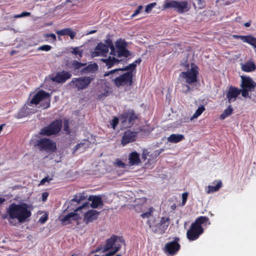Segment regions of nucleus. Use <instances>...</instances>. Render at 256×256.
Returning a JSON list of instances; mask_svg holds the SVG:
<instances>
[{"label":"nucleus","instance_id":"nucleus-52","mask_svg":"<svg viewBox=\"0 0 256 256\" xmlns=\"http://www.w3.org/2000/svg\"><path fill=\"white\" fill-rule=\"evenodd\" d=\"M47 220H48V216L46 214H44L40 218L38 221L41 224H44L46 222V221Z\"/></svg>","mask_w":256,"mask_h":256},{"label":"nucleus","instance_id":"nucleus-29","mask_svg":"<svg viewBox=\"0 0 256 256\" xmlns=\"http://www.w3.org/2000/svg\"><path fill=\"white\" fill-rule=\"evenodd\" d=\"M184 139V136L181 134H172L168 138V142L172 143H178Z\"/></svg>","mask_w":256,"mask_h":256},{"label":"nucleus","instance_id":"nucleus-33","mask_svg":"<svg viewBox=\"0 0 256 256\" xmlns=\"http://www.w3.org/2000/svg\"><path fill=\"white\" fill-rule=\"evenodd\" d=\"M85 198V197L84 195L81 194H78L76 195L74 198H72L70 202V205H72L73 204L78 205L82 200H84Z\"/></svg>","mask_w":256,"mask_h":256},{"label":"nucleus","instance_id":"nucleus-16","mask_svg":"<svg viewBox=\"0 0 256 256\" xmlns=\"http://www.w3.org/2000/svg\"><path fill=\"white\" fill-rule=\"evenodd\" d=\"M136 132H132L130 130H126L124 133L121 140V144L123 146H125L128 143L134 142L136 140Z\"/></svg>","mask_w":256,"mask_h":256},{"label":"nucleus","instance_id":"nucleus-53","mask_svg":"<svg viewBox=\"0 0 256 256\" xmlns=\"http://www.w3.org/2000/svg\"><path fill=\"white\" fill-rule=\"evenodd\" d=\"M110 50V54L112 56H117L116 54V47H114V46H112V47L109 48Z\"/></svg>","mask_w":256,"mask_h":256},{"label":"nucleus","instance_id":"nucleus-57","mask_svg":"<svg viewBox=\"0 0 256 256\" xmlns=\"http://www.w3.org/2000/svg\"><path fill=\"white\" fill-rule=\"evenodd\" d=\"M116 164L120 167L124 168L125 166V164L120 160H118Z\"/></svg>","mask_w":256,"mask_h":256},{"label":"nucleus","instance_id":"nucleus-34","mask_svg":"<svg viewBox=\"0 0 256 256\" xmlns=\"http://www.w3.org/2000/svg\"><path fill=\"white\" fill-rule=\"evenodd\" d=\"M116 242H114V248H118V250L122 247V244L125 245V241L122 236H116Z\"/></svg>","mask_w":256,"mask_h":256},{"label":"nucleus","instance_id":"nucleus-63","mask_svg":"<svg viewBox=\"0 0 256 256\" xmlns=\"http://www.w3.org/2000/svg\"><path fill=\"white\" fill-rule=\"evenodd\" d=\"M250 22H246L244 24V26H246V27H249L250 26Z\"/></svg>","mask_w":256,"mask_h":256},{"label":"nucleus","instance_id":"nucleus-17","mask_svg":"<svg viewBox=\"0 0 256 256\" xmlns=\"http://www.w3.org/2000/svg\"><path fill=\"white\" fill-rule=\"evenodd\" d=\"M72 77V74L70 72L62 70L56 73V76L52 78L53 82L57 83H64L67 80Z\"/></svg>","mask_w":256,"mask_h":256},{"label":"nucleus","instance_id":"nucleus-62","mask_svg":"<svg viewBox=\"0 0 256 256\" xmlns=\"http://www.w3.org/2000/svg\"><path fill=\"white\" fill-rule=\"evenodd\" d=\"M5 201V198L0 197V204L4 203Z\"/></svg>","mask_w":256,"mask_h":256},{"label":"nucleus","instance_id":"nucleus-41","mask_svg":"<svg viewBox=\"0 0 256 256\" xmlns=\"http://www.w3.org/2000/svg\"><path fill=\"white\" fill-rule=\"evenodd\" d=\"M240 94L241 93L242 96L244 98H250V96H249V90L248 89L244 88H242V89H239Z\"/></svg>","mask_w":256,"mask_h":256},{"label":"nucleus","instance_id":"nucleus-37","mask_svg":"<svg viewBox=\"0 0 256 256\" xmlns=\"http://www.w3.org/2000/svg\"><path fill=\"white\" fill-rule=\"evenodd\" d=\"M136 64H130L128 66H126L122 68H120V70H122V71H128V72H132L136 70Z\"/></svg>","mask_w":256,"mask_h":256},{"label":"nucleus","instance_id":"nucleus-36","mask_svg":"<svg viewBox=\"0 0 256 256\" xmlns=\"http://www.w3.org/2000/svg\"><path fill=\"white\" fill-rule=\"evenodd\" d=\"M154 210V208L150 207L148 208V212L142 213L140 216L143 218H149L152 216Z\"/></svg>","mask_w":256,"mask_h":256},{"label":"nucleus","instance_id":"nucleus-7","mask_svg":"<svg viewBox=\"0 0 256 256\" xmlns=\"http://www.w3.org/2000/svg\"><path fill=\"white\" fill-rule=\"evenodd\" d=\"M93 78L90 76L74 78L68 84L72 88L76 90L77 91H80L88 88Z\"/></svg>","mask_w":256,"mask_h":256},{"label":"nucleus","instance_id":"nucleus-38","mask_svg":"<svg viewBox=\"0 0 256 256\" xmlns=\"http://www.w3.org/2000/svg\"><path fill=\"white\" fill-rule=\"evenodd\" d=\"M45 101L42 102L40 104V108L42 109H46L50 107V98L48 97L47 99L44 100Z\"/></svg>","mask_w":256,"mask_h":256},{"label":"nucleus","instance_id":"nucleus-44","mask_svg":"<svg viewBox=\"0 0 256 256\" xmlns=\"http://www.w3.org/2000/svg\"><path fill=\"white\" fill-rule=\"evenodd\" d=\"M52 46L49 45L45 44L42 46L38 48L37 50H43L48 52L51 50Z\"/></svg>","mask_w":256,"mask_h":256},{"label":"nucleus","instance_id":"nucleus-45","mask_svg":"<svg viewBox=\"0 0 256 256\" xmlns=\"http://www.w3.org/2000/svg\"><path fill=\"white\" fill-rule=\"evenodd\" d=\"M71 52L74 55H78L80 58L82 57V52L79 50L78 48L77 47L74 48Z\"/></svg>","mask_w":256,"mask_h":256},{"label":"nucleus","instance_id":"nucleus-1","mask_svg":"<svg viewBox=\"0 0 256 256\" xmlns=\"http://www.w3.org/2000/svg\"><path fill=\"white\" fill-rule=\"evenodd\" d=\"M120 72V68L106 72L104 76H110L111 82L118 88L124 86H131L133 85V74L132 72H127L122 74Z\"/></svg>","mask_w":256,"mask_h":256},{"label":"nucleus","instance_id":"nucleus-15","mask_svg":"<svg viewBox=\"0 0 256 256\" xmlns=\"http://www.w3.org/2000/svg\"><path fill=\"white\" fill-rule=\"evenodd\" d=\"M241 78V88L248 89L250 92L254 91L256 88V82L250 76H242Z\"/></svg>","mask_w":256,"mask_h":256},{"label":"nucleus","instance_id":"nucleus-22","mask_svg":"<svg viewBox=\"0 0 256 256\" xmlns=\"http://www.w3.org/2000/svg\"><path fill=\"white\" fill-rule=\"evenodd\" d=\"M88 200L92 202L90 206L94 208H98V206H102L104 205L101 197L99 196H90Z\"/></svg>","mask_w":256,"mask_h":256},{"label":"nucleus","instance_id":"nucleus-8","mask_svg":"<svg viewBox=\"0 0 256 256\" xmlns=\"http://www.w3.org/2000/svg\"><path fill=\"white\" fill-rule=\"evenodd\" d=\"M34 146L40 151L54 152L56 150V142L46 138L36 140L34 142Z\"/></svg>","mask_w":256,"mask_h":256},{"label":"nucleus","instance_id":"nucleus-58","mask_svg":"<svg viewBox=\"0 0 256 256\" xmlns=\"http://www.w3.org/2000/svg\"><path fill=\"white\" fill-rule=\"evenodd\" d=\"M48 196V194L47 192H43L42 194V200L43 201H46Z\"/></svg>","mask_w":256,"mask_h":256},{"label":"nucleus","instance_id":"nucleus-31","mask_svg":"<svg viewBox=\"0 0 256 256\" xmlns=\"http://www.w3.org/2000/svg\"><path fill=\"white\" fill-rule=\"evenodd\" d=\"M234 111V109L231 105L228 106V107L224 110V112L220 114V118L221 120H224L228 116H230Z\"/></svg>","mask_w":256,"mask_h":256},{"label":"nucleus","instance_id":"nucleus-4","mask_svg":"<svg viewBox=\"0 0 256 256\" xmlns=\"http://www.w3.org/2000/svg\"><path fill=\"white\" fill-rule=\"evenodd\" d=\"M198 68L194 63H192L191 68L186 72H182L180 73L179 76L182 80H184L185 84H182L183 88H186L184 90L185 94H188L190 91L193 90L190 86L194 84L198 81Z\"/></svg>","mask_w":256,"mask_h":256},{"label":"nucleus","instance_id":"nucleus-60","mask_svg":"<svg viewBox=\"0 0 256 256\" xmlns=\"http://www.w3.org/2000/svg\"><path fill=\"white\" fill-rule=\"evenodd\" d=\"M142 62V60L140 59V58H138V60H136L134 62H132V64H136V66L137 65V64H140Z\"/></svg>","mask_w":256,"mask_h":256},{"label":"nucleus","instance_id":"nucleus-40","mask_svg":"<svg viewBox=\"0 0 256 256\" xmlns=\"http://www.w3.org/2000/svg\"><path fill=\"white\" fill-rule=\"evenodd\" d=\"M194 7L196 8L197 5L198 8H202L204 6V2L202 0H192Z\"/></svg>","mask_w":256,"mask_h":256},{"label":"nucleus","instance_id":"nucleus-25","mask_svg":"<svg viewBox=\"0 0 256 256\" xmlns=\"http://www.w3.org/2000/svg\"><path fill=\"white\" fill-rule=\"evenodd\" d=\"M56 33L58 35L60 36H68L72 40H73L76 34V33L72 30L70 28H66L57 30Z\"/></svg>","mask_w":256,"mask_h":256},{"label":"nucleus","instance_id":"nucleus-32","mask_svg":"<svg viewBox=\"0 0 256 256\" xmlns=\"http://www.w3.org/2000/svg\"><path fill=\"white\" fill-rule=\"evenodd\" d=\"M86 63H81L76 60H73L70 64L69 67L74 70L80 69L82 66H86Z\"/></svg>","mask_w":256,"mask_h":256},{"label":"nucleus","instance_id":"nucleus-51","mask_svg":"<svg viewBox=\"0 0 256 256\" xmlns=\"http://www.w3.org/2000/svg\"><path fill=\"white\" fill-rule=\"evenodd\" d=\"M188 196V192H184L182 194V205L184 206L186 204Z\"/></svg>","mask_w":256,"mask_h":256},{"label":"nucleus","instance_id":"nucleus-56","mask_svg":"<svg viewBox=\"0 0 256 256\" xmlns=\"http://www.w3.org/2000/svg\"><path fill=\"white\" fill-rule=\"evenodd\" d=\"M52 180V178H49L48 176H46L44 178H42L40 181V184H43L46 183V182H50Z\"/></svg>","mask_w":256,"mask_h":256},{"label":"nucleus","instance_id":"nucleus-11","mask_svg":"<svg viewBox=\"0 0 256 256\" xmlns=\"http://www.w3.org/2000/svg\"><path fill=\"white\" fill-rule=\"evenodd\" d=\"M117 56L118 58H128L130 55V52L126 48L127 43L121 38L118 40L115 44Z\"/></svg>","mask_w":256,"mask_h":256},{"label":"nucleus","instance_id":"nucleus-23","mask_svg":"<svg viewBox=\"0 0 256 256\" xmlns=\"http://www.w3.org/2000/svg\"><path fill=\"white\" fill-rule=\"evenodd\" d=\"M241 69L244 72H252L256 70V66L252 60H250L245 64H241Z\"/></svg>","mask_w":256,"mask_h":256},{"label":"nucleus","instance_id":"nucleus-49","mask_svg":"<svg viewBox=\"0 0 256 256\" xmlns=\"http://www.w3.org/2000/svg\"><path fill=\"white\" fill-rule=\"evenodd\" d=\"M113 250L108 252L105 254H103L104 256H112L116 254L118 251V248H112Z\"/></svg>","mask_w":256,"mask_h":256},{"label":"nucleus","instance_id":"nucleus-43","mask_svg":"<svg viewBox=\"0 0 256 256\" xmlns=\"http://www.w3.org/2000/svg\"><path fill=\"white\" fill-rule=\"evenodd\" d=\"M30 16V12H22V13H21L20 14L14 15V16L10 17V18H20Z\"/></svg>","mask_w":256,"mask_h":256},{"label":"nucleus","instance_id":"nucleus-19","mask_svg":"<svg viewBox=\"0 0 256 256\" xmlns=\"http://www.w3.org/2000/svg\"><path fill=\"white\" fill-rule=\"evenodd\" d=\"M238 95H240L239 88L233 86H230L226 94V96L228 103L235 101Z\"/></svg>","mask_w":256,"mask_h":256},{"label":"nucleus","instance_id":"nucleus-10","mask_svg":"<svg viewBox=\"0 0 256 256\" xmlns=\"http://www.w3.org/2000/svg\"><path fill=\"white\" fill-rule=\"evenodd\" d=\"M88 207L89 203L88 202H86L82 205L78 206L74 210V212L68 214L61 219L62 224L66 225L72 223V221L77 220L80 218V216L76 212L82 209L87 208Z\"/></svg>","mask_w":256,"mask_h":256},{"label":"nucleus","instance_id":"nucleus-9","mask_svg":"<svg viewBox=\"0 0 256 256\" xmlns=\"http://www.w3.org/2000/svg\"><path fill=\"white\" fill-rule=\"evenodd\" d=\"M163 8L164 9L174 8L180 14L188 12L190 9V6L186 1L178 2L170 0L165 1Z\"/></svg>","mask_w":256,"mask_h":256},{"label":"nucleus","instance_id":"nucleus-61","mask_svg":"<svg viewBox=\"0 0 256 256\" xmlns=\"http://www.w3.org/2000/svg\"><path fill=\"white\" fill-rule=\"evenodd\" d=\"M102 250V248H97L96 250H93L92 252V254H93V253H95V252H100V250Z\"/></svg>","mask_w":256,"mask_h":256},{"label":"nucleus","instance_id":"nucleus-12","mask_svg":"<svg viewBox=\"0 0 256 256\" xmlns=\"http://www.w3.org/2000/svg\"><path fill=\"white\" fill-rule=\"evenodd\" d=\"M179 241L180 238L176 237L173 241L166 243L164 246L165 252L170 256L176 254L180 248Z\"/></svg>","mask_w":256,"mask_h":256},{"label":"nucleus","instance_id":"nucleus-54","mask_svg":"<svg viewBox=\"0 0 256 256\" xmlns=\"http://www.w3.org/2000/svg\"><path fill=\"white\" fill-rule=\"evenodd\" d=\"M108 92L105 91L104 92L102 93L98 96V99L100 100V99L102 98H103L108 96Z\"/></svg>","mask_w":256,"mask_h":256},{"label":"nucleus","instance_id":"nucleus-6","mask_svg":"<svg viewBox=\"0 0 256 256\" xmlns=\"http://www.w3.org/2000/svg\"><path fill=\"white\" fill-rule=\"evenodd\" d=\"M170 219L168 217H162L160 222L156 224V219H148V224L154 233L164 234L167 229Z\"/></svg>","mask_w":256,"mask_h":256},{"label":"nucleus","instance_id":"nucleus-5","mask_svg":"<svg viewBox=\"0 0 256 256\" xmlns=\"http://www.w3.org/2000/svg\"><path fill=\"white\" fill-rule=\"evenodd\" d=\"M62 122L61 119H56L52 122L46 126L42 128L39 134L44 136H51L56 135L61 130L62 128Z\"/></svg>","mask_w":256,"mask_h":256},{"label":"nucleus","instance_id":"nucleus-64","mask_svg":"<svg viewBox=\"0 0 256 256\" xmlns=\"http://www.w3.org/2000/svg\"><path fill=\"white\" fill-rule=\"evenodd\" d=\"M96 32V30H91L90 32H89V34H94V33H95Z\"/></svg>","mask_w":256,"mask_h":256},{"label":"nucleus","instance_id":"nucleus-47","mask_svg":"<svg viewBox=\"0 0 256 256\" xmlns=\"http://www.w3.org/2000/svg\"><path fill=\"white\" fill-rule=\"evenodd\" d=\"M64 130L66 132L67 134H69L70 133V128H69V124L68 120H66L64 122Z\"/></svg>","mask_w":256,"mask_h":256},{"label":"nucleus","instance_id":"nucleus-26","mask_svg":"<svg viewBox=\"0 0 256 256\" xmlns=\"http://www.w3.org/2000/svg\"><path fill=\"white\" fill-rule=\"evenodd\" d=\"M213 184H216V186H208L206 188V192L207 194H210L217 192L219 190L222 186V184L220 180H214L213 182Z\"/></svg>","mask_w":256,"mask_h":256},{"label":"nucleus","instance_id":"nucleus-20","mask_svg":"<svg viewBox=\"0 0 256 256\" xmlns=\"http://www.w3.org/2000/svg\"><path fill=\"white\" fill-rule=\"evenodd\" d=\"M232 36L235 39H240L242 42L248 44L256 48V38L254 37L252 35L239 36L234 34Z\"/></svg>","mask_w":256,"mask_h":256},{"label":"nucleus","instance_id":"nucleus-21","mask_svg":"<svg viewBox=\"0 0 256 256\" xmlns=\"http://www.w3.org/2000/svg\"><path fill=\"white\" fill-rule=\"evenodd\" d=\"M100 212L96 210H90L86 212L84 216V221L86 224H88L97 219Z\"/></svg>","mask_w":256,"mask_h":256},{"label":"nucleus","instance_id":"nucleus-55","mask_svg":"<svg viewBox=\"0 0 256 256\" xmlns=\"http://www.w3.org/2000/svg\"><path fill=\"white\" fill-rule=\"evenodd\" d=\"M46 38H52L54 40H56V36L54 34H47L44 35Z\"/></svg>","mask_w":256,"mask_h":256},{"label":"nucleus","instance_id":"nucleus-39","mask_svg":"<svg viewBox=\"0 0 256 256\" xmlns=\"http://www.w3.org/2000/svg\"><path fill=\"white\" fill-rule=\"evenodd\" d=\"M205 108L204 106H201L198 108L195 113L192 116V118H196L200 116L204 110Z\"/></svg>","mask_w":256,"mask_h":256},{"label":"nucleus","instance_id":"nucleus-2","mask_svg":"<svg viewBox=\"0 0 256 256\" xmlns=\"http://www.w3.org/2000/svg\"><path fill=\"white\" fill-rule=\"evenodd\" d=\"M6 213L10 219H16L20 223L25 222L32 215V212L26 203L10 204L6 210Z\"/></svg>","mask_w":256,"mask_h":256},{"label":"nucleus","instance_id":"nucleus-14","mask_svg":"<svg viewBox=\"0 0 256 256\" xmlns=\"http://www.w3.org/2000/svg\"><path fill=\"white\" fill-rule=\"evenodd\" d=\"M121 118L123 119L122 122H126L128 120L129 126H131L134 124L136 120L138 118V116L134 110H129L121 115Z\"/></svg>","mask_w":256,"mask_h":256},{"label":"nucleus","instance_id":"nucleus-35","mask_svg":"<svg viewBox=\"0 0 256 256\" xmlns=\"http://www.w3.org/2000/svg\"><path fill=\"white\" fill-rule=\"evenodd\" d=\"M96 64H90L88 66H85L84 68H82L80 70V74H85L90 72H92L94 70V68H97Z\"/></svg>","mask_w":256,"mask_h":256},{"label":"nucleus","instance_id":"nucleus-18","mask_svg":"<svg viewBox=\"0 0 256 256\" xmlns=\"http://www.w3.org/2000/svg\"><path fill=\"white\" fill-rule=\"evenodd\" d=\"M108 52V50L107 47L105 46L104 43L100 42L95 47L94 51L92 52V57L106 56Z\"/></svg>","mask_w":256,"mask_h":256},{"label":"nucleus","instance_id":"nucleus-48","mask_svg":"<svg viewBox=\"0 0 256 256\" xmlns=\"http://www.w3.org/2000/svg\"><path fill=\"white\" fill-rule=\"evenodd\" d=\"M156 5V2H153V3H151V4H148L146 6L145 12H150L152 10V8L154 6H155Z\"/></svg>","mask_w":256,"mask_h":256},{"label":"nucleus","instance_id":"nucleus-50","mask_svg":"<svg viewBox=\"0 0 256 256\" xmlns=\"http://www.w3.org/2000/svg\"><path fill=\"white\" fill-rule=\"evenodd\" d=\"M143 8V6H139L138 8L135 10L134 14L132 15V17H134L138 15V14L140 13V12L142 10Z\"/></svg>","mask_w":256,"mask_h":256},{"label":"nucleus","instance_id":"nucleus-24","mask_svg":"<svg viewBox=\"0 0 256 256\" xmlns=\"http://www.w3.org/2000/svg\"><path fill=\"white\" fill-rule=\"evenodd\" d=\"M101 60L106 64V66L108 68H112L115 64H118L122 62L121 60H118L111 56H109L106 58H102Z\"/></svg>","mask_w":256,"mask_h":256},{"label":"nucleus","instance_id":"nucleus-59","mask_svg":"<svg viewBox=\"0 0 256 256\" xmlns=\"http://www.w3.org/2000/svg\"><path fill=\"white\" fill-rule=\"evenodd\" d=\"M84 146V144H78L74 147V151H76L78 148H80L82 146Z\"/></svg>","mask_w":256,"mask_h":256},{"label":"nucleus","instance_id":"nucleus-46","mask_svg":"<svg viewBox=\"0 0 256 256\" xmlns=\"http://www.w3.org/2000/svg\"><path fill=\"white\" fill-rule=\"evenodd\" d=\"M105 46L107 47V48L109 50V48L114 46L112 40L110 38H108L106 40H104V43Z\"/></svg>","mask_w":256,"mask_h":256},{"label":"nucleus","instance_id":"nucleus-27","mask_svg":"<svg viewBox=\"0 0 256 256\" xmlns=\"http://www.w3.org/2000/svg\"><path fill=\"white\" fill-rule=\"evenodd\" d=\"M128 160L130 166L138 165L140 162V155L136 152H132L130 154Z\"/></svg>","mask_w":256,"mask_h":256},{"label":"nucleus","instance_id":"nucleus-30","mask_svg":"<svg viewBox=\"0 0 256 256\" xmlns=\"http://www.w3.org/2000/svg\"><path fill=\"white\" fill-rule=\"evenodd\" d=\"M28 108L26 106H23L16 116L17 118H22L26 116L28 114Z\"/></svg>","mask_w":256,"mask_h":256},{"label":"nucleus","instance_id":"nucleus-13","mask_svg":"<svg viewBox=\"0 0 256 256\" xmlns=\"http://www.w3.org/2000/svg\"><path fill=\"white\" fill-rule=\"evenodd\" d=\"M50 96V94L49 93L46 92L43 90H39L30 100L28 102V104H38L40 103V102H42L45 99H47Z\"/></svg>","mask_w":256,"mask_h":256},{"label":"nucleus","instance_id":"nucleus-3","mask_svg":"<svg viewBox=\"0 0 256 256\" xmlns=\"http://www.w3.org/2000/svg\"><path fill=\"white\" fill-rule=\"evenodd\" d=\"M210 224V219L206 216H200L192 223L189 229L186 232V238L190 241L196 240L204 232L202 226Z\"/></svg>","mask_w":256,"mask_h":256},{"label":"nucleus","instance_id":"nucleus-28","mask_svg":"<svg viewBox=\"0 0 256 256\" xmlns=\"http://www.w3.org/2000/svg\"><path fill=\"white\" fill-rule=\"evenodd\" d=\"M116 236L112 235L111 237L106 240V244L104 246L102 252H105L109 250L114 248V244L116 242Z\"/></svg>","mask_w":256,"mask_h":256},{"label":"nucleus","instance_id":"nucleus-42","mask_svg":"<svg viewBox=\"0 0 256 256\" xmlns=\"http://www.w3.org/2000/svg\"><path fill=\"white\" fill-rule=\"evenodd\" d=\"M119 120L118 118L115 116L113 119L110 122L112 127L113 129H116Z\"/></svg>","mask_w":256,"mask_h":256}]
</instances>
